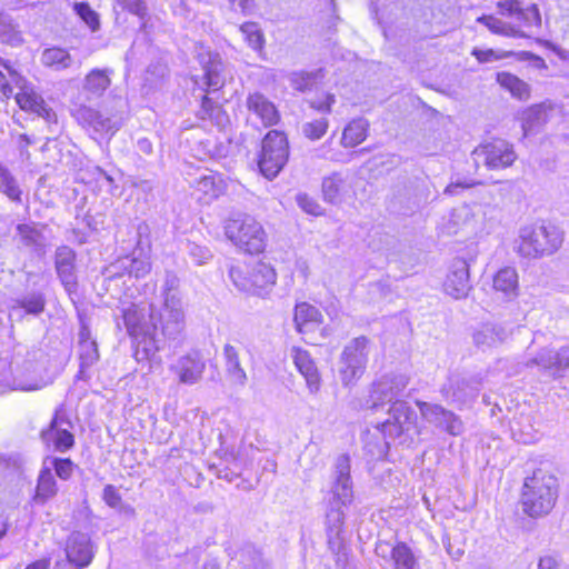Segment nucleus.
Returning <instances> with one entry per match:
<instances>
[{
    "mask_svg": "<svg viewBox=\"0 0 569 569\" xmlns=\"http://www.w3.org/2000/svg\"><path fill=\"white\" fill-rule=\"evenodd\" d=\"M130 336L141 338L139 346L146 358L154 356L167 340H177L186 327V311L182 299L153 300L148 311L136 305L122 311Z\"/></svg>",
    "mask_w": 569,
    "mask_h": 569,
    "instance_id": "1",
    "label": "nucleus"
},
{
    "mask_svg": "<svg viewBox=\"0 0 569 569\" xmlns=\"http://www.w3.org/2000/svg\"><path fill=\"white\" fill-rule=\"evenodd\" d=\"M350 458L348 455H340L335 462L333 482L331 486V499L327 512V545L336 556V563L345 568L348 562L346 543L340 537L345 522L342 507L349 506L353 500V488L350 477Z\"/></svg>",
    "mask_w": 569,
    "mask_h": 569,
    "instance_id": "2",
    "label": "nucleus"
},
{
    "mask_svg": "<svg viewBox=\"0 0 569 569\" xmlns=\"http://www.w3.org/2000/svg\"><path fill=\"white\" fill-rule=\"evenodd\" d=\"M226 237L240 250L256 254L266 247V232L251 216L237 213L224 222Z\"/></svg>",
    "mask_w": 569,
    "mask_h": 569,
    "instance_id": "3",
    "label": "nucleus"
},
{
    "mask_svg": "<svg viewBox=\"0 0 569 569\" xmlns=\"http://www.w3.org/2000/svg\"><path fill=\"white\" fill-rule=\"evenodd\" d=\"M289 158V143L286 134L278 130L269 131L262 140L258 166L267 179L276 178Z\"/></svg>",
    "mask_w": 569,
    "mask_h": 569,
    "instance_id": "4",
    "label": "nucleus"
},
{
    "mask_svg": "<svg viewBox=\"0 0 569 569\" xmlns=\"http://www.w3.org/2000/svg\"><path fill=\"white\" fill-rule=\"evenodd\" d=\"M369 355V340L361 336L352 339L340 356L339 373L343 386L355 385L365 373Z\"/></svg>",
    "mask_w": 569,
    "mask_h": 569,
    "instance_id": "5",
    "label": "nucleus"
},
{
    "mask_svg": "<svg viewBox=\"0 0 569 569\" xmlns=\"http://www.w3.org/2000/svg\"><path fill=\"white\" fill-rule=\"evenodd\" d=\"M388 415V419L375 427L376 431L383 438V442L378 448L380 455L386 452L389 441L408 431L416 419L415 410L405 401H395Z\"/></svg>",
    "mask_w": 569,
    "mask_h": 569,
    "instance_id": "6",
    "label": "nucleus"
},
{
    "mask_svg": "<svg viewBox=\"0 0 569 569\" xmlns=\"http://www.w3.org/2000/svg\"><path fill=\"white\" fill-rule=\"evenodd\" d=\"M71 116L92 137L113 134L120 128V122L114 117L103 116L99 110L81 102H73Z\"/></svg>",
    "mask_w": 569,
    "mask_h": 569,
    "instance_id": "7",
    "label": "nucleus"
},
{
    "mask_svg": "<svg viewBox=\"0 0 569 569\" xmlns=\"http://www.w3.org/2000/svg\"><path fill=\"white\" fill-rule=\"evenodd\" d=\"M409 379L405 375H387L371 385L367 405L370 408H377L385 403L400 401L399 397L407 388Z\"/></svg>",
    "mask_w": 569,
    "mask_h": 569,
    "instance_id": "8",
    "label": "nucleus"
},
{
    "mask_svg": "<svg viewBox=\"0 0 569 569\" xmlns=\"http://www.w3.org/2000/svg\"><path fill=\"white\" fill-rule=\"evenodd\" d=\"M472 157L477 166L483 163L489 169L506 168L516 159L511 146L505 140H493L479 146L473 150Z\"/></svg>",
    "mask_w": 569,
    "mask_h": 569,
    "instance_id": "9",
    "label": "nucleus"
},
{
    "mask_svg": "<svg viewBox=\"0 0 569 569\" xmlns=\"http://www.w3.org/2000/svg\"><path fill=\"white\" fill-rule=\"evenodd\" d=\"M71 428L72 423L64 409L59 407L49 427L41 431V439L43 441H52L57 451L67 452L74 446V437L70 431Z\"/></svg>",
    "mask_w": 569,
    "mask_h": 569,
    "instance_id": "10",
    "label": "nucleus"
},
{
    "mask_svg": "<svg viewBox=\"0 0 569 569\" xmlns=\"http://www.w3.org/2000/svg\"><path fill=\"white\" fill-rule=\"evenodd\" d=\"M559 496V481L552 473L536 469V516H547L553 509Z\"/></svg>",
    "mask_w": 569,
    "mask_h": 569,
    "instance_id": "11",
    "label": "nucleus"
},
{
    "mask_svg": "<svg viewBox=\"0 0 569 569\" xmlns=\"http://www.w3.org/2000/svg\"><path fill=\"white\" fill-rule=\"evenodd\" d=\"M66 556L73 567L78 569L88 567L94 556V546L90 536L80 531L72 532L66 542Z\"/></svg>",
    "mask_w": 569,
    "mask_h": 569,
    "instance_id": "12",
    "label": "nucleus"
},
{
    "mask_svg": "<svg viewBox=\"0 0 569 569\" xmlns=\"http://www.w3.org/2000/svg\"><path fill=\"white\" fill-rule=\"evenodd\" d=\"M76 251L68 246H60L54 252V268L66 291L71 295L77 291Z\"/></svg>",
    "mask_w": 569,
    "mask_h": 569,
    "instance_id": "13",
    "label": "nucleus"
},
{
    "mask_svg": "<svg viewBox=\"0 0 569 569\" xmlns=\"http://www.w3.org/2000/svg\"><path fill=\"white\" fill-rule=\"evenodd\" d=\"M443 289L447 295L455 299L467 297L471 284L469 279V266L465 259L456 258L452 260L443 282Z\"/></svg>",
    "mask_w": 569,
    "mask_h": 569,
    "instance_id": "14",
    "label": "nucleus"
},
{
    "mask_svg": "<svg viewBox=\"0 0 569 569\" xmlns=\"http://www.w3.org/2000/svg\"><path fill=\"white\" fill-rule=\"evenodd\" d=\"M421 415L429 422L446 430L452 436H459L463 431V423L453 412L439 405L418 402Z\"/></svg>",
    "mask_w": 569,
    "mask_h": 569,
    "instance_id": "15",
    "label": "nucleus"
},
{
    "mask_svg": "<svg viewBox=\"0 0 569 569\" xmlns=\"http://www.w3.org/2000/svg\"><path fill=\"white\" fill-rule=\"evenodd\" d=\"M481 387V378L479 376H452L448 385L442 389L447 399L453 402L465 403L477 397Z\"/></svg>",
    "mask_w": 569,
    "mask_h": 569,
    "instance_id": "16",
    "label": "nucleus"
},
{
    "mask_svg": "<svg viewBox=\"0 0 569 569\" xmlns=\"http://www.w3.org/2000/svg\"><path fill=\"white\" fill-rule=\"evenodd\" d=\"M206 362L199 351H191L180 357L171 370L177 375L180 383L194 385L202 378Z\"/></svg>",
    "mask_w": 569,
    "mask_h": 569,
    "instance_id": "17",
    "label": "nucleus"
},
{
    "mask_svg": "<svg viewBox=\"0 0 569 569\" xmlns=\"http://www.w3.org/2000/svg\"><path fill=\"white\" fill-rule=\"evenodd\" d=\"M507 338V329L501 323L493 321L482 322L472 331V342L482 351L497 348L502 345Z\"/></svg>",
    "mask_w": 569,
    "mask_h": 569,
    "instance_id": "18",
    "label": "nucleus"
},
{
    "mask_svg": "<svg viewBox=\"0 0 569 569\" xmlns=\"http://www.w3.org/2000/svg\"><path fill=\"white\" fill-rule=\"evenodd\" d=\"M376 553L390 561L395 569H413L417 565L412 550L405 542H397L393 547L388 542H379L376 546Z\"/></svg>",
    "mask_w": 569,
    "mask_h": 569,
    "instance_id": "19",
    "label": "nucleus"
},
{
    "mask_svg": "<svg viewBox=\"0 0 569 569\" xmlns=\"http://www.w3.org/2000/svg\"><path fill=\"white\" fill-rule=\"evenodd\" d=\"M563 242V231L550 221H542L536 231V258L550 256L558 251Z\"/></svg>",
    "mask_w": 569,
    "mask_h": 569,
    "instance_id": "20",
    "label": "nucleus"
},
{
    "mask_svg": "<svg viewBox=\"0 0 569 569\" xmlns=\"http://www.w3.org/2000/svg\"><path fill=\"white\" fill-rule=\"evenodd\" d=\"M246 106L250 114L259 119L266 128L277 124L280 120L274 103L260 92L250 93L247 97Z\"/></svg>",
    "mask_w": 569,
    "mask_h": 569,
    "instance_id": "21",
    "label": "nucleus"
},
{
    "mask_svg": "<svg viewBox=\"0 0 569 569\" xmlns=\"http://www.w3.org/2000/svg\"><path fill=\"white\" fill-rule=\"evenodd\" d=\"M290 356L298 371L303 376L309 392L317 393L321 387V377L309 352L299 347H292Z\"/></svg>",
    "mask_w": 569,
    "mask_h": 569,
    "instance_id": "22",
    "label": "nucleus"
},
{
    "mask_svg": "<svg viewBox=\"0 0 569 569\" xmlns=\"http://www.w3.org/2000/svg\"><path fill=\"white\" fill-rule=\"evenodd\" d=\"M199 62L203 69L204 84L208 91H217L222 88L224 79L222 76L223 64L219 53L202 51L198 54Z\"/></svg>",
    "mask_w": 569,
    "mask_h": 569,
    "instance_id": "23",
    "label": "nucleus"
},
{
    "mask_svg": "<svg viewBox=\"0 0 569 569\" xmlns=\"http://www.w3.org/2000/svg\"><path fill=\"white\" fill-rule=\"evenodd\" d=\"M113 71L109 68L90 70L83 79L82 93L87 101L101 98L111 84V74Z\"/></svg>",
    "mask_w": 569,
    "mask_h": 569,
    "instance_id": "24",
    "label": "nucleus"
},
{
    "mask_svg": "<svg viewBox=\"0 0 569 569\" xmlns=\"http://www.w3.org/2000/svg\"><path fill=\"white\" fill-rule=\"evenodd\" d=\"M16 100L21 109L34 112L48 122L57 121L56 112L47 106L38 93L21 88V91L16 94Z\"/></svg>",
    "mask_w": 569,
    "mask_h": 569,
    "instance_id": "25",
    "label": "nucleus"
},
{
    "mask_svg": "<svg viewBox=\"0 0 569 569\" xmlns=\"http://www.w3.org/2000/svg\"><path fill=\"white\" fill-rule=\"evenodd\" d=\"M224 368L228 378L237 386L243 387L248 377L240 363L239 348L231 343H226L222 349Z\"/></svg>",
    "mask_w": 569,
    "mask_h": 569,
    "instance_id": "26",
    "label": "nucleus"
},
{
    "mask_svg": "<svg viewBox=\"0 0 569 569\" xmlns=\"http://www.w3.org/2000/svg\"><path fill=\"white\" fill-rule=\"evenodd\" d=\"M58 493V485L49 466H43L38 476L33 501L44 505Z\"/></svg>",
    "mask_w": 569,
    "mask_h": 569,
    "instance_id": "27",
    "label": "nucleus"
},
{
    "mask_svg": "<svg viewBox=\"0 0 569 569\" xmlns=\"http://www.w3.org/2000/svg\"><path fill=\"white\" fill-rule=\"evenodd\" d=\"M321 318L320 311L315 306L308 302L296 305L293 321L300 333L313 329L321 322Z\"/></svg>",
    "mask_w": 569,
    "mask_h": 569,
    "instance_id": "28",
    "label": "nucleus"
},
{
    "mask_svg": "<svg viewBox=\"0 0 569 569\" xmlns=\"http://www.w3.org/2000/svg\"><path fill=\"white\" fill-rule=\"evenodd\" d=\"M253 295H260L261 290L272 287L276 283L277 274L274 269L264 262H258L250 268Z\"/></svg>",
    "mask_w": 569,
    "mask_h": 569,
    "instance_id": "29",
    "label": "nucleus"
},
{
    "mask_svg": "<svg viewBox=\"0 0 569 569\" xmlns=\"http://www.w3.org/2000/svg\"><path fill=\"white\" fill-rule=\"evenodd\" d=\"M369 122L366 119L358 118L350 121L342 131L341 146L345 148H353L367 138Z\"/></svg>",
    "mask_w": 569,
    "mask_h": 569,
    "instance_id": "30",
    "label": "nucleus"
},
{
    "mask_svg": "<svg viewBox=\"0 0 569 569\" xmlns=\"http://www.w3.org/2000/svg\"><path fill=\"white\" fill-rule=\"evenodd\" d=\"M80 368L76 376L78 380H88L90 378L88 369L99 359L98 346L94 340L79 342Z\"/></svg>",
    "mask_w": 569,
    "mask_h": 569,
    "instance_id": "31",
    "label": "nucleus"
},
{
    "mask_svg": "<svg viewBox=\"0 0 569 569\" xmlns=\"http://www.w3.org/2000/svg\"><path fill=\"white\" fill-rule=\"evenodd\" d=\"M497 82L508 90L513 98L527 100L530 97L529 84L511 73L498 72Z\"/></svg>",
    "mask_w": 569,
    "mask_h": 569,
    "instance_id": "32",
    "label": "nucleus"
},
{
    "mask_svg": "<svg viewBox=\"0 0 569 569\" xmlns=\"http://www.w3.org/2000/svg\"><path fill=\"white\" fill-rule=\"evenodd\" d=\"M44 387L42 378L33 372H17L3 391H37Z\"/></svg>",
    "mask_w": 569,
    "mask_h": 569,
    "instance_id": "33",
    "label": "nucleus"
},
{
    "mask_svg": "<svg viewBox=\"0 0 569 569\" xmlns=\"http://www.w3.org/2000/svg\"><path fill=\"white\" fill-rule=\"evenodd\" d=\"M493 288L502 292L507 298L516 296L518 288V276L513 268H503L493 278Z\"/></svg>",
    "mask_w": 569,
    "mask_h": 569,
    "instance_id": "34",
    "label": "nucleus"
},
{
    "mask_svg": "<svg viewBox=\"0 0 569 569\" xmlns=\"http://www.w3.org/2000/svg\"><path fill=\"white\" fill-rule=\"evenodd\" d=\"M323 70L295 71L289 74L290 86L297 91H309L316 83L323 79Z\"/></svg>",
    "mask_w": 569,
    "mask_h": 569,
    "instance_id": "35",
    "label": "nucleus"
},
{
    "mask_svg": "<svg viewBox=\"0 0 569 569\" xmlns=\"http://www.w3.org/2000/svg\"><path fill=\"white\" fill-rule=\"evenodd\" d=\"M41 61L44 66L60 71L70 68L73 59L66 49L53 47L42 52Z\"/></svg>",
    "mask_w": 569,
    "mask_h": 569,
    "instance_id": "36",
    "label": "nucleus"
},
{
    "mask_svg": "<svg viewBox=\"0 0 569 569\" xmlns=\"http://www.w3.org/2000/svg\"><path fill=\"white\" fill-rule=\"evenodd\" d=\"M17 234L23 246L39 250L44 244L42 232L33 223H20L17 226Z\"/></svg>",
    "mask_w": 569,
    "mask_h": 569,
    "instance_id": "37",
    "label": "nucleus"
},
{
    "mask_svg": "<svg viewBox=\"0 0 569 569\" xmlns=\"http://www.w3.org/2000/svg\"><path fill=\"white\" fill-rule=\"evenodd\" d=\"M0 41L12 47L22 43L23 39L18 30V26L13 23L12 18L0 11Z\"/></svg>",
    "mask_w": 569,
    "mask_h": 569,
    "instance_id": "38",
    "label": "nucleus"
},
{
    "mask_svg": "<svg viewBox=\"0 0 569 569\" xmlns=\"http://www.w3.org/2000/svg\"><path fill=\"white\" fill-rule=\"evenodd\" d=\"M221 182L222 180L219 176L209 173L197 178L193 184L198 191L202 192L207 197L206 201H210L218 198L220 194Z\"/></svg>",
    "mask_w": 569,
    "mask_h": 569,
    "instance_id": "39",
    "label": "nucleus"
},
{
    "mask_svg": "<svg viewBox=\"0 0 569 569\" xmlns=\"http://www.w3.org/2000/svg\"><path fill=\"white\" fill-rule=\"evenodd\" d=\"M14 303V307L23 309L27 313L39 316L44 310L46 297L40 291H32L19 299H16Z\"/></svg>",
    "mask_w": 569,
    "mask_h": 569,
    "instance_id": "40",
    "label": "nucleus"
},
{
    "mask_svg": "<svg viewBox=\"0 0 569 569\" xmlns=\"http://www.w3.org/2000/svg\"><path fill=\"white\" fill-rule=\"evenodd\" d=\"M345 180L339 173H333L322 181V192L326 201L330 203H338L341 201L342 189Z\"/></svg>",
    "mask_w": 569,
    "mask_h": 569,
    "instance_id": "41",
    "label": "nucleus"
},
{
    "mask_svg": "<svg viewBox=\"0 0 569 569\" xmlns=\"http://www.w3.org/2000/svg\"><path fill=\"white\" fill-rule=\"evenodd\" d=\"M0 192L4 193L10 200L21 202V189L14 177L8 169L0 166Z\"/></svg>",
    "mask_w": 569,
    "mask_h": 569,
    "instance_id": "42",
    "label": "nucleus"
},
{
    "mask_svg": "<svg viewBox=\"0 0 569 569\" xmlns=\"http://www.w3.org/2000/svg\"><path fill=\"white\" fill-rule=\"evenodd\" d=\"M478 22L485 24L491 32L508 37H523L525 34L506 22L492 17L482 16L478 18Z\"/></svg>",
    "mask_w": 569,
    "mask_h": 569,
    "instance_id": "43",
    "label": "nucleus"
},
{
    "mask_svg": "<svg viewBox=\"0 0 569 569\" xmlns=\"http://www.w3.org/2000/svg\"><path fill=\"white\" fill-rule=\"evenodd\" d=\"M43 466H49L54 469L56 475L61 480H69L76 469V465L69 458L48 457L44 460Z\"/></svg>",
    "mask_w": 569,
    "mask_h": 569,
    "instance_id": "44",
    "label": "nucleus"
},
{
    "mask_svg": "<svg viewBox=\"0 0 569 569\" xmlns=\"http://www.w3.org/2000/svg\"><path fill=\"white\" fill-rule=\"evenodd\" d=\"M498 8L502 14L515 17L519 22L527 24L529 22L530 8H523L519 0H505L498 2Z\"/></svg>",
    "mask_w": 569,
    "mask_h": 569,
    "instance_id": "45",
    "label": "nucleus"
},
{
    "mask_svg": "<svg viewBox=\"0 0 569 569\" xmlns=\"http://www.w3.org/2000/svg\"><path fill=\"white\" fill-rule=\"evenodd\" d=\"M229 277L233 284L241 291L251 293L252 283L250 268L247 266H232L229 270Z\"/></svg>",
    "mask_w": 569,
    "mask_h": 569,
    "instance_id": "46",
    "label": "nucleus"
},
{
    "mask_svg": "<svg viewBox=\"0 0 569 569\" xmlns=\"http://www.w3.org/2000/svg\"><path fill=\"white\" fill-rule=\"evenodd\" d=\"M531 482H533V477L526 478L521 499L517 507L516 513L521 518H531L533 516V492L530 491Z\"/></svg>",
    "mask_w": 569,
    "mask_h": 569,
    "instance_id": "47",
    "label": "nucleus"
},
{
    "mask_svg": "<svg viewBox=\"0 0 569 569\" xmlns=\"http://www.w3.org/2000/svg\"><path fill=\"white\" fill-rule=\"evenodd\" d=\"M240 31L250 48L253 50H261L263 48V33L257 23L246 22L240 27Z\"/></svg>",
    "mask_w": 569,
    "mask_h": 569,
    "instance_id": "48",
    "label": "nucleus"
},
{
    "mask_svg": "<svg viewBox=\"0 0 569 569\" xmlns=\"http://www.w3.org/2000/svg\"><path fill=\"white\" fill-rule=\"evenodd\" d=\"M515 250L522 257H531L533 252V227L528 226L520 230L515 241Z\"/></svg>",
    "mask_w": 569,
    "mask_h": 569,
    "instance_id": "49",
    "label": "nucleus"
},
{
    "mask_svg": "<svg viewBox=\"0 0 569 569\" xmlns=\"http://www.w3.org/2000/svg\"><path fill=\"white\" fill-rule=\"evenodd\" d=\"M180 280L177 274L172 271H166L163 284L161 287V293L154 300L169 299L170 297L181 299L179 292Z\"/></svg>",
    "mask_w": 569,
    "mask_h": 569,
    "instance_id": "50",
    "label": "nucleus"
},
{
    "mask_svg": "<svg viewBox=\"0 0 569 569\" xmlns=\"http://www.w3.org/2000/svg\"><path fill=\"white\" fill-rule=\"evenodd\" d=\"M329 127V121L326 118L316 119L302 124V133L310 140H319L322 138Z\"/></svg>",
    "mask_w": 569,
    "mask_h": 569,
    "instance_id": "51",
    "label": "nucleus"
},
{
    "mask_svg": "<svg viewBox=\"0 0 569 569\" xmlns=\"http://www.w3.org/2000/svg\"><path fill=\"white\" fill-rule=\"evenodd\" d=\"M76 13L92 30L97 31L100 27L99 16L86 2H76L73 6Z\"/></svg>",
    "mask_w": 569,
    "mask_h": 569,
    "instance_id": "52",
    "label": "nucleus"
},
{
    "mask_svg": "<svg viewBox=\"0 0 569 569\" xmlns=\"http://www.w3.org/2000/svg\"><path fill=\"white\" fill-rule=\"evenodd\" d=\"M201 119H211L216 120L218 123H221L226 117L222 112L221 107L216 104L210 98L204 96L201 102V109L199 111Z\"/></svg>",
    "mask_w": 569,
    "mask_h": 569,
    "instance_id": "53",
    "label": "nucleus"
},
{
    "mask_svg": "<svg viewBox=\"0 0 569 569\" xmlns=\"http://www.w3.org/2000/svg\"><path fill=\"white\" fill-rule=\"evenodd\" d=\"M127 264L123 263L129 274L136 278H142L149 273L151 263L147 258H127Z\"/></svg>",
    "mask_w": 569,
    "mask_h": 569,
    "instance_id": "54",
    "label": "nucleus"
},
{
    "mask_svg": "<svg viewBox=\"0 0 569 569\" xmlns=\"http://www.w3.org/2000/svg\"><path fill=\"white\" fill-rule=\"evenodd\" d=\"M187 250L192 261L197 264L207 263L212 258V253L207 247L194 242L188 243Z\"/></svg>",
    "mask_w": 569,
    "mask_h": 569,
    "instance_id": "55",
    "label": "nucleus"
},
{
    "mask_svg": "<svg viewBox=\"0 0 569 569\" xmlns=\"http://www.w3.org/2000/svg\"><path fill=\"white\" fill-rule=\"evenodd\" d=\"M297 203L298 206L307 213L312 216H320L322 214V208L317 202L316 199L306 194V193H299L297 196Z\"/></svg>",
    "mask_w": 569,
    "mask_h": 569,
    "instance_id": "56",
    "label": "nucleus"
},
{
    "mask_svg": "<svg viewBox=\"0 0 569 569\" xmlns=\"http://www.w3.org/2000/svg\"><path fill=\"white\" fill-rule=\"evenodd\" d=\"M102 499L110 508L113 509H119L122 505L121 496L117 488L112 485H107L103 488Z\"/></svg>",
    "mask_w": 569,
    "mask_h": 569,
    "instance_id": "57",
    "label": "nucleus"
},
{
    "mask_svg": "<svg viewBox=\"0 0 569 569\" xmlns=\"http://www.w3.org/2000/svg\"><path fill=\"white\" fill-rule=\"evenodd\" d=\"M336 103V97L332 93H326L323 98H318L309 101V106L325 113H330L332 106Z\"/></svg>",
    "mask_w": 569,
    "mask_h": 569,
    "instance_id": "58",
    "label": "nucleus"
},
{
    "mask_svg": "<svg viewBox=\"0 0 569 569\" xmlns=\"http://www.w3.org/2000/svg\"><path fill=\"white\" fill-rule=\"evenodd\" d=\"M119 6L129 12L143 18L147 14V6L143 0H116Z\"/></svg>",
    "mask_w": 569,
    "mask_h": 569,
    "instance_id": "59",
    "label": "nucleus"
},
{
    "mask_svg": "<svg viewBox=\"0 0 569 569\" xmlns=\"http://www.w3.org/2000/svg\"><path fill=\"white\" fill-rule=\"evenodd\" d=\"M241 561L248 567L259 569L263 565V559L259 551L253 548H247L241 551Z\"/></svg>",
    "mask_w": 569,
    "mask_h": 569,
    "instance_id": "60",
    "label": "nucleus"
},
{
    "mask_svg": "<svg viewBox=\"0 0 569 569\" xmlns=\"http://www.w3.org/2000/svg\"><path fill=\"white\" fill-rule=\"evenodd\" d=\"M216 476L219 479H224L228 482H232L240 475L239 465H232V468L228 466L214 467Z\"/></svg>",
    "mask_w": 569,
    "mask_h": 569,
    "instance_id": "61",
    "label": "nucleus"
},
{
    "mask_svg": "<svg viewBox=\"0 0 569 569\" xmlns=\"http://www.w3.org/2000/svg\"><path fill=\"white\" fill-rule=\"evenodd\" d=\"M521 129L523 131V136L528 137L533 129V110L528 108L521 112L519 118Z\"/></svg>",
    "mask_w": 569,
    "mask_h": 569,
    "instance_id": "62",
    "label": "nucleus"
},
{
    "mask_svg": "<svg viewBox=\"0 0 569 569\" xmlns=\"http://www.w3.org/2000/svg\"><path fill=\"white\" fill-rule=\"evenodd\" d=\"M231 8L236 11H240L243 14H248L253 10L254 0H228Z\"/></svg>",
    "mask_w": 569,
    "mask_h": 569,
    "instance_id": "63",
    "label": "nucleus"
},
{
    "mask_svg": "<svg viewBox=\"0 0 569 569\" xmlns=\"http://www.w3.org/2000/svg\"><path fill=\"white\" fill-rule=\"evenodd\" d=\"M472 56H475L477 60L481 63L498 60L500 58V56H498L492 49L481 50L475 48L472 50Z\"/></svg>",
    "mask_w": 569,
    "mask_h": 569,
    "instance_id": "64",
    "label": "nucleus"
}]
</instances>
